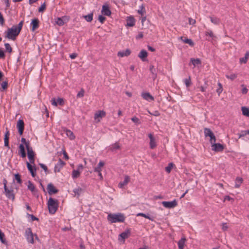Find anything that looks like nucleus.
Returning a JSON list of instances; mask_svg holds the SVG:
<instances>
[{
    "label": "nucleus",
    "instance_id": "1",
    "mask_svg": "<svg viewBox=\"0 0 249 249\" xmlns=\"http://www.w3.org/2000/svg\"><path fill=\"white\" fill-rule=\"evenodd\" d=\"M23 23L24 20H21L18 25H14L11 28H8L5 32L6 34L5 37L15 41L22 29Z\"/></svg>",
    "mask_w": 249,
    "mask_h": 249
},
{
    "label": "nucleus",
    "instance_id": "2",
    "mask_svg": "<svg viewBox=\"0 0 249 249\" xmlns=\"http://www.w3.org/2000/svg\"><path fill=\"white\" fill-rule=\"evenodd\" d=\"M107 220L111 223L117 222H124L125 217L124 214L122 213H109L107 217Z\"/></svg>",
    "mask_w": 249,
    "mask_h": 249
},
{
    "label": "nucleus",
    "instance_id": "3",
    "mask_svg": "<svg viewBox=\"0 0 249 249\" xmlns=\"http://www.w3.org/2000/svg\"><path fill=\"white\" fill-rule=\"evenodd\" d=\"M47 204L49 213L51 214H54L57 210L58 207L57 200L50 197Z\"/></svg>",
    "mask_w": 249,
    "mask_h": 249
},
{
    "label": "nucleus",
    "instance_id": "4",
    "mask_svg": "<svg viewBox=\"0 0 249 249\" xmlns=\"http://www.w3.org/2000/svg\"><path fill=\"white\" fill-rule=\"evenodd\" d=\"M25 236L27 241L33 244L34 243V235L32 231L31 228H28L25 231Z\"/></svg>",
    "mask_w": 249,
    "mask_h": 249
},
{
    "label": "nucleus",
    "instance_id": "5",
    "mask_svg": "<svg viewBox=\"0 0 249 249\" xmlns=\"http://www.w3.org/2000/svg\"><path fill=\"white\" fill-rule=\"evenodd\" d=\"M26 149L27 151V155L30 163L34 164L35 162V153L31 147H28V145H26Z\"/></svg>",
    "mask_w": 249,
    "mask_h": 249
},
{
    "label": "nucleus",
    "instance_id": "6",
    "mask_svg": "<svg viewBox=\"0 0 249 249\" xmlns=\"http://www.w3.org/2000/svg\"><path fill=\"white\" fill-rule=\"evenodd\" d=\"M161 204L165 208L169 209L174 208L178 205V202L176 199L172 201H162Z\"/></svg>",
    "mask_w": 249,
    "mask_h": 249
},
{
    "label": "nucleus",
    "instance_id": "7",
    "mask_svg": "<svg viewBox=\"0 0 249 249\" xmlns=\"http://www.w3.org/2000/svg\"><path fill=\"white\" fill-rule=\"evenodd\" d=\"M4 194L9 199H11L12 201L15 200V194L14 190L12 189H6L4 190Z\"/></svg>",
    "mask_w": 249,
    "mask_h": 249
},
{
    "label": "nucleus",
    "instance_id": "8",
    "mask_svg": "<svg viewBox=\"0 0 249 249\" xmlns=\"http://www.w3.org/2000/svg\"><path fill=\"white\" fill-rule=\"evenodd\" d=\"M47 189L48 191V193L50 195H52L53 194H56L59 191L58 190L56 189L54 186V185L51 183L48 184Z\"/></svg>",
    "mask_w": 249,
    "mask_h": 249
},
{
    "label": "nucleus",
    "instance_id": "9",
    "mask_svg": "<svg viewBox=\"0 0 249 249\" xmlns=\"http://www.w3.org/2000/svg\"><path fill=\"white\" fill-rule=\"evenodd\" d=\"M224 149V145L219 143H215L212 145V149L216 152H222Z\"/></svg>",
    "mask_w": 249,
    "mask_h": 249
},
{
    "label": "nucleus",
    "instance_id": "10",
    "mask_svg": "<svg viewBox=\"0 0 249 249\" xmlns=\"http://www.w3.org/2000/svg\"><path fill=\"white\" fill-rule=\"evenodd\" d=\"M17 127L19 134L20 135H22L24 129V123L22 120L19 119L18 121Z\"/></svg>",
    "mask_w": 249,
    "mask_h": 249
},
{
    "label": "nucleus",
    "instance_id": "11",
    "mask_svg": "<svg viewBox=\"0 0 249 249\" xmlns=\"http://www.w3.org/2000/svg\"><path fill=\"white\" fill-rule=\"evenodd\" d=\"M65 164V162L63 161L61 159H59L58 160V162L55 165L54 168V172L55 173L60 172V170L62 168L64 165Z\"/></svg>",
    "mask_w": 249,
    "mask_h": 249
},
{
    "label": "nucleus",
    "instance_id": "12",
    "mask_svg": "<svg viewBox=\"0 0 249 249\" xmlns=\"http://www.w3.org/2000/svg\"><path fill=\"white\" fill-rule=\"evenodd\" d=\"M205 35L206 37V39L208 41H212L216 38V36L213 34V31L210 30H208L205 32Z\"/></svg>",
    "mask_w": 249,
    "mask_h": 249
},
{
    "label": "nucleus",
    "instance_id": "13",
    "mask_svg": "<svg viewBox=\"0 0 249 249\" xmlns=\"http://www.w3.org/2000/svg\"><path fill=\"white\" fill-rule=\"evenodd\" d=\"M31 163L26 162L27 167L31 174V175L33 177H35L36 176V168L35 166H33L31 164Z\"/></svg>",
    "mask_w": 249,
    "mask_h": 249
},
{
    "label": "nucleus",
    "instance_id": "14",
    "mask_svg": "<svg viewBox=\"0 0 249 249\" xmlns=\"http://www.w3.org/2000/svg\"><path fill=\"white\" fill-rule=\"evenodd\" d=\"M102 13L105 16H109L111 15V12L109 9L108 5L105 4L102 6Z\"/></svg>",
    "mask_w": 249,
    "mask_h": 249
},
{
    "label": "nucleus",
    "instance_id": "15",
    "mask_svg": "<svg viewBox=\"0 0 249 249\" xmlns=\"http://www.w3.org/2000/svg\"><path fill=\"white\" fill-rule=\"evenodd\" d=\"M39 23V21L38 18H35L32 19L31 23V25L32 27L31 30L32 31H34L35 30H36V29H37L38 28Z\"/></svg>",
    "mask_w": 249,
    "mask_h": 249
},
{
    "label": "nucleus",
    "instance_id": "16",
    "mask_svg": "<svg viewBox=\"0 0 249 249\" xmlns=\"http://www.w3.org/2000/svg\"><path fill=\"white\" fill-rule=\"evenodd\" d=\"M148 137L150 139V147L151 149H154L157 146L155 139L151 133L148 134Z\"/></svg>",
    "mask_w": 249,
    "mask_h": 249
},
{
    "label": "nucleus",
    "instance_id": "17",
    "mask_svg": "<svg viewBox=\"0 0 249 249\" xmlns=\"http://www.w3.org/2000/svg\"><path fill=\"white\" fill-rule=\"evenodd\" d=\"M18 154L22 157L25 158L26 157V152L23 144L21 143L19 146Z\"/></svg>",
    "mask_w": 249,
    "mask_h": 249
},
{
    "label": "nucleus",
    "instance_id": "18",
    "mask_svg": "<svg viewBox=\"0 0 249 249\" xmlns=\"http://www.w3.org/2000/svg\"><path fill=\"white\" fill-rule=\"evenodd\" d=\"M147 56V52L145 50H142L138 54V57L140 58L142 61L146 60Z\"/></svg>",
    "mask_w": 249,
    "mask_h": 249
},
{
    "label": "nucleus",
    "instance_id": "19",
    "mask_svg": "<svg viewBox=\"0 0 249 249\" xmlns=\"http://www.w3.org/2000/svg\"><path fill=\"white\" fill-rule=\"evenodd\" d=\"M142 97L147 101H153L154 97L149 92H143L142 93Z\"/></svg>",
    "mask_w": 249,
    "mask_h": 249
},
{
    "label": "nucleus",
    "instance_id": "20",
    "mask_svg": "<svg viewBox=\"0 0 249 249\" xmlns=\"http://www.w3.org/2000/svg\"><path fill=\"white\" fill-rule=\"evenodd\" d=\"M131 53V51L127 49L125 51H120L118 53V56L120 57L127 56Z\"/></svg>",
    "mask_w": 249,
    "mask_h": 249
},
{
    "label": "nucleus",
    "instance_id": "21",
    "mask_svg": "<svg viewBox=\"0 0 249 249\" xmlns=\"http://www.w3.org/2000/svg\"><path fill=\"white\" fill-rule=\"evenodd\" d=\"M9 135H10L9 131L8 130H7L4 135V146L7 147L8 149L10 148L9 145Z\"/></svg>",
    "mask_w": 249,
    "mask_h": 249
},
{
    "label": "nucleus",
    "instance_id": "22",
    "mask_svg": "<svg viewBox=\"0 0 249 249\" xmlns=\"http://www.w3.org/2000/svg\"><path fill=\"white\" fill-rule=\"evenodd\" d=\"M106 112L104 110H99L96 112L94 114V119L96 120L98 118H103L106 116Z\"/></svg>",
    "mask_w": 249,
    "mask_h": 249
},
{
    "label": "nucleus",
    "instance_id": "23",
    "mask_svg": "<svg viewBox=\"0 0 249 249\" xmlns=\"http://www.w3.org/2000/svg\"><path fill=\"white\" fill-rule=\"evenodd\" d=\"M130 234V231L129 230H125L124 232H122L119 234V237H121L123 240L128 238Z\"/></svg>",
    "mask_w": 249,
    "mask_h": 249
},
{
    "label": "nucleus",
    "instance_id": "24",
    "mask_svg": "<svg viewBox=\"0 0 249 249\" xmlns=\"http://www.w3.org/2000/svg\"><path fill=\"white\" fill-rule=\"evenodd\" d=\"M126 21V25L129 27H133L135 25V20L134 18L132 16L128 17Z\"/></svg>",
    "mask_w": 249,
    "mask_h": 249
},
{
    "label": "nucleus",
    "instance_id": "25",
    "mask_svg": "<svg viewBox=\"0 0 249 249\" xmlns=\"http://www.w3.org/2000/svg\"><path fill=\"white\" fill-rule=\"evenodd\" d=\"M130 181V178L128 176H125L124 177V180L119 183V186L120 188H122L124 186L127 184Z\"/></svg>",
    "mask_w": 249,
    "mask_h": 249
},
{
    "label": "nucleus",
    "instance_id": "26",
    "mask_svg": "<svg viewBox=\"0 0 249 249\" xmlns=\"http://www.w3.org/2000/svg\"><path fill=\"white\" fill-rule=\"evenodd\" d=\"M180 38L183 42L188 44L191 47H193L195 45L194 42L191 39L183 37H181Z\"/></svg>",
    "mask_w": 249,
    "mask_h": 249
},
{
    "label": "nucleus",
    "instance_id": "27",
    "mask_svg": "<svg viewBox=\"0 0 249 249\" xmlns=\"http://www.w3.org/2000/svg\"><path fill=\"white\" fill-rule=\"evenodd\" d=\"M186 241L185 238L183 237L181 238L178 242V245L179 249H184V247L185 246V243Z\"/></svg>",
    "mask_w": 249,
    "mask_h": 249
},
{
    "label": "nucleus",
    "instance_id": "28",
    "mask_svg": "<svg viewBox=\"0 0 249 249\" xmlns=\"http://www.w3.org/2000/svg\"><path fill=\"white\" fill-rule=\"evenodd\" d=\"M28 189L30 190L33 193L37 192V190L36 189L35 185L30 180L28 181Z\"/></svg>",
    "mask_w": 249,
    "mask_h": 249
},
{
    "label": "nucleus",
    "instance_id": "29",
    "mask_svg": "<svg viewBox=\"0 0 249 249\" xmlns=\"http://www.w3.org/2000/svg\"><path fill=\"white\" fill-rule=\"evenodd\" d=\"M204 133L205 137H210L213 134V131L209 128H205L204 129Z\"/></svg>",
    "mask_w": 249,
    "mask_h": 249
},
{
    "label": "nucleus",
    "instance_id": "30",
    "mask_svg": "<svg viewBox=\"0 0 249 249\" xmlns=\"http://www.w3.org/2000/svg\"><path fill=\"white\" fill-rule=\"evenodd\" d=\"M104 165V162L100 161L97 166L94 168V172H100L102 171V167Z\"/></svg>",
    "mask_w": 249,
    "mask_h": 249
},
{
    "label": "nucleus",
    "instance_id": "31",
    "mask_svg": "<svg viewBox=\"0 0 249 249\" xmlns=\"http://www.w3.org/2000/svg\"><path fill=\"white\" fill-rule=\"evenodd\" d=\"M243 180L242 178H240V177L236 178V180H235V187L236 188H239L240 186L242 183L243 182Z\"/></svg>",
    "mask_w": 249,
    "mask_h": 249
},
{
    "label": "nucleus",
    "instance_id": "32",
    "mask_svg": "<svg viewBox=\"0 0 249 249\" xmlns=\"http://www.w3.org/2000/svg\"><path fill=\"white\" fill-rule=\"evenodd\" d=\"M66 133L70 140H73L75 139V137L73 133L71 130L67 129L66 131Z\"/></svg>",
    "mask_w": 249,
    "mask_h": 249
},
{
    "label": "nucleus",
    "instance_id": "33",
    "mask_svg": "<svg viewBox=\"0 0 249 249\" xmlns=\"http://www.w3.org/2000/svg\"><path fill=\"white\" fill-rule=\"evenodd\" d=\"M249 57V51H247L245 53V56L244 57L241 58L240 59V62L246 63Z\"/></svg>",
    "mask_w": 249,
    "mask_h": 249
},
{
    "label": "nucleus",
    "instance_id": "34",
    "mask_svg": "<svg viewBox=\"0 0 249 249\" xmlns=\"http://www.w3.org/2000/svg\"><path fill=\"white\" fill-rule=\"evenodd\" d=\"M242 111L243 115L249 117V108L246 107H242Z\"/></svg>",
    "mask_w": 249,
    "mask_h": 249
},
{
    "label": "nucleus",
    "instance_id": "35",
    "mask_svg": "<svg viewBox=\"0 0 249 249\" xmlns=\"http://www.w3.org/2000/svg\"><path fill=\"white\" fill-rule=\"evenodd\" d=\"M5 235L0 230V241L5 245H7V242L6 239L4 238Z\"/></svg>",
    "mask_w": 249,
    "mask_h": 249
},
{
    "label": "nucleus",
    "instance_id": "36",
    "mask_svg": "<svg viewBox=\"0 0 249 249\" xmlns=\"http://www.w3.org/2000/svg\"><path fill=\"white\" fill-rule=\"evenodd\" d=\"M83 190L80 187H78L77 188H75L73 190V192L75 194V196H77V197H78L82 192Z\"/></svg>",
    "mask_w": 249,
    "mask_h": 249
},
{
    "label": "nucleus",
    "instance_id": "37",
    "mask_svg": "<svg viewBox=\"0 0 249 249\" xmlns=\"http://www.w3.org/2000/svg\"><path fill=\"white\" fill-rule=\"evenodd\" d=\"M210 18L211 19V22L214 24H219L220 23L219 18L216 17H210Z\"/></svg>",
    "mask_w": 249,
    "mask_h": 249
},
{
    "label": "nucleus",
    "instance_id": "38",
    "mask_svg": "<svg viewBox=\"0 0 249 249\" xmlns=\"http://www.w3.org/2000/svg\"><path fill=\"white\" fill-rule=\"evenodd\" d=\"M137 216H142V217H144L146 218H147L150 220H151L152 221H154V217H150L149 216L148 214H146L145 213H139L137 214Z\"/></svg>",
    "mask_w": 249,
    "mask_h": 249
},
{
    "label": "nucleus",
    "instance_id": "39",
    "mask_svg": "<svg viewBox=\"0 0 249 249\" xmlns=\"http://www.w3.org/2000/svg\"><path fill=\"white\" fill-rule=\"evenodd\" d=\"M191 61L192 64L194 66H196V65H197L198 64H201L200 60L199 59H198V58H196V59L191 58Z\"/></svg>",
    "mask_w": 249,
    "mask_h": 249
},
{
    "label": "nucleus",
    "instance_id": "40",
    "mask_svg": "<svg viewBox=\"0 0 249 249\" xmlns=\"http://www.w3.org/2000/svg\"><path fill=\"white\" fill-rule=\"evenodd\" d=\"M80 175V172L77 170H73L72 172V177L73 178H77Z\"/></svg>",
    "mask_w": 249,
    "mask_h": 249
},
{
    "label": "nucleus",
    "instance_id": "41",
    "mask_svg": "<svg viewBox=\"0 0 249 249\" xmlns=\"http://www.w3.org/2000/svg\"><path fill=\"white\" fill-rule=\"evenodd\" d=\"M184 82L186 86V87L188 88L192 85V82L191 80V77L189 76L188 78H186L184 79Z\"/></svg>",
    "mask_w": 249,
    "mask_h": 249
},
{
    "label": "nucleus",
    "instance_id": "42",
    "mask_svg": "<svg viewBox=\"0 0 249 249\" xmlns=\"http://www.w3.org/2000/svg\"><path fill=\"white\" fill-rule=\"evenodd\" d=\"M120 147L119 143L115 142V143H114L111 145L110 149L111 151H114L116 149H119Z\"/></svg>",
    "mask_w": 249,
    "mask_h": 249
},
{
    "label": "nucleus",
    "instance_id": "43",
    "mask_svg": "<svg viewBox=\"0 0 249 249\" xmlns=\"http://www.w3.org/2000/svg\"><path fill=\"white\" fill-rule=\"evenodd\" d=\"M84 18L88 22H90L93 19V14H89L88 15L85 16Z\"/></svg>",
    "mask_w": 249,
    "mask_h": 249
},
{
    "label": "nucleus",
    "instance_id": "44",
    "mask_svg": "<svg viewBox=\"0 0 249 249\" xmlns=\"http://www.w3.org/2000/svg\"><path fill=\"white\" fill-rule=\"evenodd\" d=\"M218 86L219 87L216 89V92L217 93L218 95L220 96V94L222 93L223 91V87L222 84L220 82L218 83Z\"/></svg>",
    "mask_w": 249,
    "mask_h": 249
},
{
    "label": "nucleus",
    "instance_id": "45",
    "mask_svg": "<svg viewBox=\"0 0 249 249\" xmlns=\"http://www.w3.org/2000/svg\"><path fill=\"white\" fill-rule=\"evenodd\" d=\"M4 46L6 52L9 53H11L12 52V48L8 43H5L4 44Z\"/></svg>",
    "mask_w": 249,
    "mask_h": 249
},
{
    "label": "nucleus",
    "instance_id": "46",
    "mask_svg": "<svg viewBox=\"0 0 249 249\" xmlns=\"http://www.w3.org/2000/svg\"><path fill=\"white\" fill-rule=\"evenodd\" d=\"M174 164L172 162L169 163L167 167H165V171L169 173H170L172 168L173 167Z\"/></svg>",
    "mask_w": 249,
    "mask_h": 249
},
{
    "label": "nucleus",
    "instance_id": "47",
    "mask_svg": "<svg viewBox=\"0 0 249 249\" xmlns=\"http://www.w3.org/2000/svg\"><path fill=\"white\" fill-rule=\"evenodd\" d=\"M247 134H249V130L242 131L239 135V138L243 137Z\"/></svg>",
    "mask_w": 249,
    "mask_h": 249
},
{
    "label": "nucleus",
    "instance_id": "48",
    "mask_svg": "<svg viewBox=\"0 0 249 249\" xmlns=\"http://www.w3.org/2000/svg\"><path fill=\"white\" fill-rule=\"evenodd\" d=\"M15 179L17 180L18 183L19 184H21L22 183L21 176L18 173L15 175Z\"/></svg>",
    "mask_w": 249,
    "mask_h": 249
},
{
    "label": "nucleus",
    "instance_id": "49",
    "mask_svg": "<svg viewBox=\"0 0 249 249\" xmlns=\"http://www.w3.org/2000/svg\"><path fill=\"white\" fill-rule=\"evenodd\" d=\"M226 77L231 80L235 79L237 77V74L235 73H231L230 75H227Z\"/></svg>",
    "mask_w": 249,
    "mask_h": 249
},
{
    "label": "nucleus",
    "instance_id": "50",
    "mask_svg": "<svg viewBox=\"0 0 249 249\" xmlns=\"http://www.w3.org/2000/svg\"><path fill=\"white\" fill-rule=\"evenodd\" d=\"M131 120L136 124H141L140 119L136 116H134L131 118Z\"/></svg>",
    "mask_w": 249,
    "mask_h": 249
},
{
    "label": "nucleus",
    "instance_id": "51",
    "mask_svg": "<svg viewBox=\"0 0 249 249\" xmlns=\"http://www.w3.org/2000/svg\"><path fill=\"white\" fill-rule=\"evenodd\" d=\"M56 23L59 26H62L64 24L63 19L60 18H58L56 20Z\"/></svg>",
    "mask_w": 249,
    "mask_h": 249
},
{
    "label": "nucleus",
    "instance_id": "52",
    "mask_svg": "<svg viewBox=\"0 0 249 249\" xmlns=\"http://www.w3.org/2000/svg\"><path fill=\"white\" fill-rule=\"evenodd\" d=\"M210 142L212 145L213 144V143H215L216 141V138H215L214 134L213 135H212V136H210Z\"/></svg>",
    "mask_w": 249,
    "mask_h": 249
},
{
    "label": "nucleus",
    "instance_id": "53",
    "mask_svg": "<svg viewBox=\"0 0 249 249\" xmlns=\"http://www.w3.org/2000/svg\"><path fill=\"white\" fill-rule=\"evenodd\" d=\"M85 90L84 89H82L80 91L77 93V98H82L84 96Z\"/></svg>",
    "mask_w": 249,
    "mask_h": 249
},
{
    "label": "nucleus",
    "instance_id": "54",
    "mask_svg": "<svg viewBox=\"0 0 249 249\" xmlns=\"http://www.w3.org/2000/svg\"><path fill=\"white\" fill-rule=\"evenodd\" d=\"M1 88L2 89L1 90V91L4 90L7 88L8 82L6 81L3 82L1 83Z\"/></svg>",
    "mask_w": 249,
    "mask_h": 249
},
{
    "label": "nucleus",
    "instance_id": "55",
    "mask_svg": "<svg viewBox=\"0 0 249 249\" xmlns=\"http://www.w3.org/2000/svg\"><path fill=\"white\" fill-rule=\"evenodd\" d=\"M21 141L23 143H24L25 144L26 147V145H28V147H31L30 145L29 142V141L27 142L25 138H22L21 139Z\"/></svg>",
    "mask_w": 249,
    "mask_h": 249
},
{
    "label": "nucleus",
    "instance_id": "56",
    "mask_svg": "<svg viewBox=\"0 0 249 249\" xmlns=\"http://www.w3.org/2000/svg\"><path fill=\"white\" fill-rule=\"evenodd\" d=\"M149 70H150V72L152 73V74L154 75L155 77H156V71H155V69H154V66L151 65L150 66Z\"/></svg>",
    "mask_w": 249,
    "mask_h": 249
},
{
    "label": "nucleus",
    "instance_id": "57",
    "mask_svg": "<svg viewBox=\"0 0 249 249\" xmlns=\"http://www.w3.org/2000/svg\"><path fill=\"white\" fill-rule=\"evenodd\" d=\"M138 12L139 14H141V15H142L144 13H145L144 7L143 5H142L141 6V10H139L138 11Z\"/></svg>",
    "mask_w": 249,
    "mask_h": 249
},
{
    "label": "nucleus",
    "instance_id": "58",
    "mask_svg": "<svg viewBox=\"0 0 249 249\" xmlns=\"http://www.w3.org/2000/svg\"><path fill=\"white\" fill-rule=\"evenodd\" d=\"M106 18L102 15H99L98 17V20L101 23H103L106 20Z\"/></svg>",
    "mask_w": 249,
    "mask_h": 249
},
{
    "label": "nucleus",
    "instance_id": "59",
    "mask_svg": "<svg viewBox=\"0 0 249 249\" xmlns=\"http://www.w3.org/2000/svg\"><path fill=\"white\" fill-rule=\"evenodd\" d=\"M4 23V19L3 18V15L1 12H0V24L1 26H3Z\"/></svg>",
    "mask_w": 249,
    "mask_h": 249
},
{
    "label": "nucleus",
    "instance_id": "60",
    "mask_svg": "<svg viewBox=\"0 0 249 249\" xmlns=\"http://www.w3.org/2000/svg\"><path fill=\"white\" fill-rule=\"evenodd\" d=\"M46 8L45 3L42 4L38 9L39 12H42Z\"/></svg>",
    "mask_w": 249,
    "mask_h": 249
},
{
    "label": "nucleus",
    "instance_id": "61",
    "mask_svg": "<svg viewBox=\"0 0 249 249\" xmlns=\"http://www.w3.org/2000/svg\"><path fill=\"white\" fill-rule=\"evenodd\" d=\"M39 165L44 170L46 173L48 172L47 167L45 164L43 163H39Z\"/></svg>",
    "mask_w": 249,
    "mask_h": 249
},
{
    "label": "nucleus",
    "instance_id": "62",
    "mask_svg": "<svg viewBox=\"0 0 249 249\" xmlns=\"http://www.w3.org/2000/svg\"><path fill=\"white\" fill-rule=\"evenodd\" d=\"M242 87H243V89H242V93L243 94H247L248 91V89L244 85H242Z\"/></svg>",
    "mask_w": 249,
    "mask_h": 249
},
{
    "label": "nucleus",
    "instance_id": "63",
    "mask_svg": "<svg viewBox=\"0 0 249 249\" xmlns=\"http://www.w3.org/2000/svg\"><path fill=\"white\" fill-rule=\"evenodd\" d=\"M57 103L60 105H63L64 104V100L62 98H58L57 100Z\"/></svg>",
    "mask_w": 249,
    "mask_h": 249
},
{
    "label": "nucleus",
    "instance_id": "64",
    "mask_svg": "<svg viewBox=\"0 0 249 249\" xmlns=\"http://www.w3.org/2000/svg\"><path fill=\"white\" fill-rule=\"evenodd\" d=\"M196 21L195 19H194L191 18H189V23L190 25H194L196 23Z\"/></svg>",
    "mask_w": 249,
    "mask_h": 249
}]
</instances>
